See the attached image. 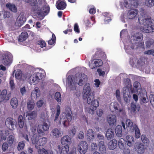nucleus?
I'll list each match as a JSON object with an SVG mask.
<instances>
[{
	"label": "nucleus",
	"mask_w": 154,
	"mask_h": 154,
	"mask_svg": "<svg viewBox=\"0 0 154 154\" xmlns=\"http://www.w3.org/2000/svg\"><path fill=\"white\" fill-rule=\"evenodd\" d=\"M144 90H142L141 88V85L139 82H135L133 84V89L132 91V93H136L138 94L143 93Z\"/></svg>",
	"instance_id": "nucleus-12"
},
{
	"label": "nucleus",
	"mask_w": 154,
	"mask_h": 154,
	"mask_svg": "<svg viewBox=\"0 0 154 154\" xmlns=\"http://www.w3.org/2000/svg\"><path fill=\"white\" fill-rule=\"evenodd\" d=\"M110 109L112 112L116 111L121 112V110L119 108V105L116 102L111 103L110 105Z\"/></svg>",
	"instance_id": "nucleus-28"
},
{
	"label": "nucleus",
	"mask_w": 154,
	"mask_h": 154,
	"mask_svg": "<svg viewBox=\"0 0 154 154\" xmlns=\"http://www.w3.org/2000/svg\"><path fill=\"white\" fill-rule=\"evenodd\" d=\"M126 126L128 131L129 132H133L135 131V137L138 139L140 137V132L139 129L137 125L135 124H133L132 122L130 119H127L126 121Z\"/></svg>",
	"instance_id": "nucleus-5"
},
{
	"label": "nucleus",
	"mask_w": 154,
	"mask_h": 154,
	"mask_svg": "<svg viewBox=\"0 0 154 154\" xmlns=\"http://www.w3.org/2000/svg\"><path fill=\"white\" fill-rule=\"evenodd\" d=\"M143 35L141 33H137L131 37V41L125 44V48L126 52L130 54L134 48L132 46L136 45L137 46H143V42H140L142 40Z\"/></svg>",
	"instance_id": "nucleus-3"
},
{
	"label": "nucleus",
	"mask_w": 154,
	"mask_h": 154,
	"mask_svg": "<svg viewBox=\"0 0 154 154\" xmlns=\"http://www.w3.org/2000/svg\"><path fill=\"white\" fill-rule=\"evenodd\" d=\"M139 106H137L134 103H131V112L136 113L139 112Z\"/></svg>",
	"instance_id": "nucleus-35"
},
{
	"label": "nucleus",
	"mask_w": 154,
	"mask_h": 154,
	"mask_svg": "<svg viewBox=\"0 0 154 154\" xmlns=\"http://www.w3.org/2000/svg\"><path fill=\"white\" fill-rule=\"evenodd\" d=\"M99 106L98 101H95L92 103H88L85 107V111L91 114H94Z\"/></svg>",
	"instance_id": "nucleus-7"
},
{
	"label": "nucleus",
	"mask_w": 154,
	"mask_h": 154,
	"mask_svg": "<svg viewBox=\"0 0 154 154\" xmlns=\"http://www.w3.org/2000/svg\"><path fill=\"white\" fill-rule=\"evenodd\" d=\"M49 125L47 123L44 122L43 125H39L37 127V132L39 136L41 137L43 136L44 132L43 131H47L48 130Z\"/></svg>",
	"instance_id": "nucleus-10"
},
{
	"label": "nucleus",
	"mask_w": 154,
	"mask_h": 154,
	"mask_svg": "<svg viewBox=\"0 0 154 154\" xmlns=\"http://www.w3.org/2000/svg\"><path fill=\"white\" fill-rule=\"evenodd\" d=\"M27 108L29 110H31L34 108V102L33 100H29L27 103Z\"/></svg>",
	"instance_id": "nucleus-44"
},
{
	"label": "nucleus",
	"mask_w": 154,
	"mask_h": 154,
	"mask_svg": "<svg viewBox=\"0 0 154 154\" xmlns=\"http://www.w3.org/2000/svg\"><path fill=\"white\" fill-rule=\"evenodd\" d=\"M17 99L15 97L11 99V105L13 108H16L18 106Z\"/></svg>",
	"instance_id": "nucleus-39"
},
{
	"label": "nucleus",
	"mask_w": 154,
	"mask_h": 154,
	"mask_svg": "<svg viewBox=\"0 0 154 154\" xmlns=\"http://www.w3.org/2000/svg\"><path fill=\"white\" fill-rule=\"evenodd\" d=\"M9 145V144H8V143L6 142L3 143L2 144V151L3 152H6L7 150Z\"/></svg>",
	"instance_id": "nucleus-55"
},
{
	"label": "nucleus",
	"mask_w": 154,
	"mask_h": 154,
	"mask_svg": "<svg viewBox=\"0 0 154 154\" xmlns=\"http://www.w3.org/2000/svg\"><path fill=\"white\" fill-rule=\"evenodd\" d=\"M122 127L120 125H118L115 128V133L116 136L119 137H121L122 136Z\"/></svg>",
	"instance_id": "nucleus-37"
},
{
	"label": "nucleus",
	"mask_w": 154,
	"mask_h": 154,
	"mask_svg": "<svg viewBox=\"0 0 154 154\" xmlns=\"http://www.w3.org/2000/svg\"><path fill=\"white\" fill-rule=\"evenodd\" d=\"M87 78L86 75L83 73L77 74L76 75L75 79L72 75H69L66 78V89L70 91H73L76 90L77 81H79L78 84L82 86L83 84V81Z\"/></svg>",
	"instance_id": "nucleus-2"
},
{
	"label": "nucleus",
	"mask_w": 154,
	"mask_h": 154,
	"mask_svg": "<svg viewBox=\"0 0 154 154\" xmlns=\"http://www.w3.org/2000/svg\"><path fill=\"white\" fill-rule=\"evenodd\" d=\"M95 133L91 129H89L86 132V136L89 140L93 141L94 140Z\"/></svg>",
	"instance_id": "nucleus-30"
},
{
	"label": "nucleus",
	"mask_w": 154,
	"mask_h": 154,
	"mask_svg": "<svg viewBox=\"0 0 154 154\" xmlns=\"http://www.w3.org/2000/svg\"><path fill=\"white\" fill-rule=\"evenodd\" d=\"M83 97L84 99H87V102L88 104H92V103L95 101H98L97 100L94 99V96L93 94H87L86 96L83 95Z\"/></svg>",
	"instance_id": "nucleus-27"
},
{
	"label": "nucleus",
	"mask_w": 154,
	"mask_h": 154,
	"mask_svg": "<svg viewBox=\"0 0 154 154\" xmlns=\"http://www.w3.org/2000/svg\"><path fill=\"white\" fill-rule=\"evenodd\" d=\"M139 23L143 28V32L146 33L153 32V28L152 26H154V20H153L154 25H153L151 19L146 15H142L139 18Z\"/></svg>",
	"instance_id": "nucleus-4"
},
{
	"label": "nucleus",
	"mask_w": 154,
	"mask_h": 154,
	"mask_svg": "<svg viewBox=\"0 0 154 154\" xmlns=\"http://www.w3.org/2000/svg\"><path fill=\"white\" fill-rule=\"evenodd\" d=\"M69 150V147L68 145L62 147L61 154H67Z\"/></svg>",
	"instance_id": "nucleus-45"
},
{
	"label": "nucleus",
	"mask_w": 154,
	"mask_h": 154,
	"mask_svg": "<svg viewBox=\"0 0 154 154\" xmlns=\"http://www.w3.org/2000/svg\"><path fill=\"white\" fill-rule=\"evenodd\" d=\"M54 98L57 102L58 103L61 102L62 98L60 93L59 92H56L55 94V96H54Z\"/></svg>",
	"instance_id": "nucleus-47"
},
{
	"label": "nucleus",
	"mask_w": 154,
	"mask_h": 154,
	"mask_svg": "<svg viewBox=\"0 0 154 154\" xmlns=\"http://www.w3.org/2000/svg\"><path fill=\"white\" fill-rule=\"evenodd\" d=\"M9 134L8 130H2L0 131V143L5 141L7 137V136Z\"/></svg>",
	"instance_id": "nucleus-24"
},
{
	"label": "nucleus",
	"mask_w": 154,
	"mask_h": 154,
	"mask_svg": "<svg viewBox=\"0 0 154 154\" xmlns=\"http://www.w3.org/2000/svg\"><path fill=\"white\" fill-rule=\"evenodd\" d=\"M145 5L149 7H151L154 5V0H146Z\"/></svg>",
	"instance_id": "nucleus-49"
},
{
	"label": "nucleus",
	"mask_w": 154,
	"mask_h": 154,
	"mask_svg": "<svg viewBox=\"0 0 154 154\" xmlns=\"http://www.w3.org/2000/svg\"><path fill=\"white\" fill-rule=\"evenodd\" d=\"M76 130L77 128H76L75 127H73L71 130L69 131V133H68L69 136L70 137H73L76 133Z\"/></svg>",
	"instance_id": "nucleus-51"
},
{
	"label": "nucleus",
	"mask_w": 154,
	"mask_h": 154,
	"mask_svg": "<svg viewBox=\"0 0 154 154\" xmlns=\"http://www.w3.org/2000/svg\"><path fill=\"white\" fill-rule=\"evenodd\" d=\"M102 65V62L100 60H97L92 61L90 64V67L92 69L97 67H99Z\"/></svg>",
	"instance_id": "nucleus-21"
},
{
	"label": "nucleus",
	"mask_w": 154,
	"mask_h": 154,
	"mask_svg": "<svg viewBox=\"0 0 154 154\" xmlns=\"http://www.w3.org/2000/svg\"><path fill=\"white\" fill-rule=\"evenodd\" d=\"M29 76V74L28 73L23 74L20 70H17L15 73V77L19 80L24 81L28 78Z\"/></svg>",
	"instance_id": "nucleus-11"
},
{
	"label": "nucleus",
	"mask_w": 154,
	"mask_h": 154,
	"mask_svg": "<svg viewBox=\"0 0 154 154\" xmlns=\"http://www.w3.org/2000/svg\"><path fill=\"white\" fill-rule=\"evenodd\" d=\"M149 97L151 104L154 107V93L151 92Z\"/></svg>",
	"instance_id": "nucleus-61"
},
{
	"label": "nucleus",
	"mask_w": 154,
	"mask_h": 154,
	"mask_svg": "<svg viewBox=\"0 0 154 154\" xmlns=\"http://www.w3.org/2000/svg\"><path fill=\"white\" fill-rule=\"evenodd\" d=\"M140 99L141 101L144 103H146L148 101L147 96L146 92V91H143V93H141Z\"/></svg>",
	"instance_id": "nucleus-34"
},
{
	"label": "nucleus",
	"mask_w": 154,
	"mask_h": 154,
	"mask_svg": "<svg viewBox=\"0 0 154 154\" xmlns=\"http://www.w3.org/2000/svg\"><path fill=\"white\" fill-rule=\"evenodd\" d=\"M2 13V15L4 18H8L10 17V13L8 12H7L5 11H3L2 12H0Z\"/></svg>",
	"instance_id": "nucleus-64"
},
{
	"label": "nucleus",
	"mask_w": 154,
	"mask_h": 154,
	"mask_svg": "<svg viewBox=\"0 0 154 154\" xmlns=\"http://www.w3.org/2000/svg\"><path fill=\"white\" fill-rule=\"evenodd\" d=\"M118 145L119 148L122 150H124L125 149V144L122 142V139H120L118 141Z\"/></svg>",
	"instance_id": "nucleus-57"
},
{
	"label": "nucleus",
	"mask_w": 154,
	"mask_h": 154,
	"mask_svg": "<svg viewBox=\"0 0 154 154\" xmlns=\"http://www.w3.org/2000/svg\"><path fill=\"white\" fill-rule=\"evenodd\" d=\"M6 6L12 12L14 13L17 12V8L14 4L9 3L6 4Z\"/></svg>",
	"instance_id": "nucleus-38"
},
{
	"label": "nucleus",
	"mask_w": 154,
	"mask_h": 154,
	"mask_svg": "<svg viewBox=\"0 0 154 154\" xmlns=\"http://www.w3.org/2000/svg\"><path fill=\"white\" fill-rule=\"evenodd\" d=\"M48 117V116L47 112L46 111L43 112L41 113V114H40V118L44 120L47 119Z\"/></svg>",
	"instance_id": "nucleus-60"
},
{
	"label": "nucleus",
	"mask_w": 154,
	"mask_h": 154,
	"mask_svg": "<svg viewBox=\"0 0 154 154\" xmlns=\"http://www.w3.org/2000/svg\"><path fill=\"white\" fill-rule=\"evenodd\" d=\"M141 139L142 142L144 143H149V140L145 135H142Z\"/></svg>",
	"instance_id": "nucleus-59"
},
{
	"label": "nucleus",
	"mask_w": 154,
	"mask_h": 154,
	"mask_svg": "<svg viewBox=\"0 0 154 154\" xmlns=\"http://www.w3.org/2000/svg\"><path fill=\"white\" fill-rule=\"evenodd\" d=\"M66 2L63 0H59L56 3V7L59 10H63L66 7Z\"/></svg>",
	"instance_id": "nucleus-26"
},
{
	"label": "nucleus",
	"mask_w": 154,
	"mask_h": 154,
	"mask_svg": "<svg viewBox=\"0 0 154 154\" xmlns=\"http://www.w3.org/2000/svg\"><path fill=\"white\" fill-rule=\"evenodd\" d=\"M77 150L80 154H85L88 150V144L86 142L82 141L79 143L77 147Z\"/></svg>",
	"instance_id": "nucleus-9"
},
{
	"label": "nucleus",
	"mask_w": 154,
	"mask_h": 154,
	"mask_svg": "<svg viewBox=\"0 0 154 154\" xmlns=\"http://www.w3.org/2000/svg\"><path fill=\"white\" fill-rule=\"evenodd\" d=\"M47 139L45 137H42L40 138V140L35 143L32 144L35 145V147L37 149L39 148L40 146H44L47 142Z\"/></svg>",
	"instance_id": "nucleus-22"
},
{
	"label": "nucleus",
	"mask_w": 154,
	"mask_h": 154,
	"mask_svg": "<svg viewBox=\"0 0 154 154\" xmlns=\"http://www.w3.org/2000/svg\"><path fill=\"white\" fill-rule=\"evenodd\" d=\"M55 42V35L53 34L52 35V38L51 40H49L48 42V43L49 45H52L54 44Z\"/></svg>",
	"instance_id": "nucleus-63"
},
{
	"label": "nucleus",
	"mask_w": 154,
	"mask_h": 154,
	"mask_svg": "<svg viewBox=\"0 0 154 154\" xmlns=\"http://www.w3.org/2000/svg\"><path fill=\"white\" fill-rule=\"evenodd\" d=\"M18 124L20 128H22L23 126V119L22 116H19L18 119Z\"/></svg>",
	"instance_id": "nucleus-48"
},
{
	"label": "nucleus",
	"mask_w": 154,
	"mask_h": 154,
	"mask_svg": "<svg viewBox=\"0 0 154 154\" xmlns=\"http://www.w3.org/2000/svg\"><path fill=\"white\" fill-rule=\"evenodd\" d=\"M36 116V113L35 111L31 112L28 115V118L29 120H31L35 118Z\"/></svg>",
	"instance_id": "nucleus-50"
},
{
	"label": "nucleus",
	"mask_w": 154,
	"mask_h": 154,
	"mask_svg": "<svg viewBox=\"0 0 154 154\" xmlns=\"http://www.w3.org/2000/svg\"><path fill=\"white\" fill-rule=\"evenodd\" d=\"M107 121L110 126L113 127L116 125V119L115 115L109 114L107 118Z\"/></svg>",
	"instance_id": "nucleus-13"
},
{
	"label": "nucleus",
	"mask_w": 154,
	"mask_h": 154,
	"mask_svg": "<svg viewBox=\"0 0 154 154\" xmlns=\"http://www.w3.org/2000/svg\"><path fill=\"white\" fill-rule=\"evenodd\" d=\"M121 5L122 6V7H125L126 8H132L133 7H131L130 4L127 1H125L124 2L122 3L121 4Z\"/></svg>",
	"instance_id": "nucleus-52"
},
{
	"label": "nucleus",
	"mask_w": 154,
	"mask_h": 154,
	"mask_svg": "<svg viewBox=\"0 0 154 154\" xmlns=\"http://www.w3.org/2000/svg\"><path fill=\"white\" fill-rule=\"evenodd\" d=\"M91 88L90 84L88 83H86L83 86V91H82V94L85 96L88 94H93L91 93Z\"/></svg>",
	"instance_id": "nucleus-19"
},
{
	"label": "nucleus",
	"mask_w": 154,
	"mask_h": 154,
	"mask_svg": "<svg viewBox=\"0 0 154 154\" xmlns=\"http://www.w3.org/2000/svg\"><path fill=\"white\" fill-rule=\"evenodd\" d=\"M60 113V106L59 105H57L56 107V112L55 113V116L54 121H56L57 120L58 117Z\"/></svg>",
	"instance_id": "nucleus-53"
},
{
	"label": "nucleus",
	"mask_w": 154,
	"mask_h": 154,
	"mask_svg": "<svg viewBox=\"0 0 154 154\" xmlns=\"http://www.w3.org/2000/svg\"><path fill=\"white\" fill-rule=\"evenodd\" d=\"M72 120L71 112V111L65 113L63 112L60 117V123L63 125L65 127L66 126L68 122Z\"/></svg>",
	"instance_id": "nucleus-6"
},
{
	"label": "nucleus",
	"mask_w": 154,
	"mask_h": 154,
	"mask_svg": "<svg viewBox=\"0 0 154 154\" xmlns=\"http://www.w3.org/2000/svg\"><path fill=\"white\" fill-rule=\"evenodd\" d=\"M40 139L38 137L37 134H34L31 137V141L32 143H35L39 140Z\"/></svg>",
	"instance_id": "nucleus-46"
},
{
	"label": "nucleus",
	"mask_w": 154,
	"mask_h": 154,
	"mask_svg": "<svg viewBox=\"0 0 154 154\" xmlns=\"http://www.w3.org/2000/svg\"><path fill=\"white\" fill-rule=\"evenodd\" d=\"M98 146H99V151L101 152H105L106 150V148L103 141H101L99 142Z\"/></svg>",
	"instance_id": "nucleus-40"
},
{
	"label": "nucleus",
	"mask_w": 154,
	"mask_h": 154,
	"mask_svg": "<svg viewBox=\"0 0 154 154\" xmlns=\"http://www.w3.org/2000/svg\"><path fill=\"white\" fill-rule=\"evenodd\" d=\"M43 76L42 73L40 72L33 73L29 77L30 83L34 85L37 84L42 79Z\"/></svg>",
	"instance_id": "nucleus-8"
},
{
	"label": "nucleus",
	"mask_w": 154,
	"mask_h": 154,
	"mask_svg": "<svg viewBox=\"0 0 154 154\" xmlns=\"http://www.w3.org/2000/svg\"><path fill=\"white\" fill-rule=\"evenodd\" d=\"M117 142L115 139H113L108 143V148L110 150H113L116 147Z\"/></svg>",
	"instance_id": "nucleus-33"
},
{
	"label": "nucleus",
	"mask_w": 154,
	"mask_h": 154,
	"mask_svg": "<svg viewBox=\"0 0 154 154\" xmlns=\"http://www.w3.org/2000/svg\"><path fill=\"white\" fill-rule=\"evenodd\" d=\"M114 133L112 129H109L107 130L106 132V137L108 139H111L113 137Z\"/></svg>",
	"instance_id": "nucleus-36"
},
{
	"label": "nucleus",
	"mask_w": 154,
	"mask_h": 154,
	"mask_svg": "<svg viewBox=\"0 0 154 154\" xmlns=\"http://www.w3.org/2000/svg\"><path fill=\"white\" fill-rule=\"evenodd\" d=\"M26 19L25 14L23 13L20 14L16 22V25L17 26H21L26 21Z\"/></svg>",
	"instance_id": "nucleus-14"
},
{
	"label": "nucleus",
	"mask_w": 154,
	"mask_h": 154,
	"mask_svg": "<svg viewBox=\"0 0 154 154\" xmlns=\"http://www.w3.org/2000/svg\"><path fill=\"white\" fill-rule=\"evenodd\" d=\"M40 95V92L39 89L38 87H36L32 91L31 94V98L32 100H36L39 97Z\"/></svg>",
	"instance_id": "nucleus-16"
},
{
	"label": "nucleus",
	"mask_w": 154,
	"mask_h": 154,
	"mask_svg": "<svg viewBox=\"0 0 154 154\" xmlns=\"http://www.w3.org/2000/svg\"><path fill=\"white\" fill-rule=\"evenodd\" d=\"M144 59L141 58L137 60L136 58H134L132 60H131L130 63L131 65L137 64L138 66H141L144 64Z\"/></svg>",
	"instance_id": "nucleus-25"
},
{
	"label": "nucleus",
	"mask_w": 154,
	"mask_h": 154,
	"mask_svg": "<svg viewBox=\"0 0 154 154\" xmlns=\"http://www.w3.org/2000/svg\"><path fill=\"white\" fill-rule=\"evenodd\" d=\"M12 55L11 54H8L4 57L3 63L5 65H9L12 63Z\"/></svg>",
	"instance_id": "nucleus-20"
},
{
	"label": "nucleus",
	"mask_w": 154,
	"mask_h": 154,
	"mask_svg": "<svg viewBox=\"0 0 154 154\" xmlns=\"http://www.w3.org/2000/svg\"><path fill=\"white\" fill-rule=\"evenodd\" d=\"M84 137V134L83 132L82 131L79 132L78 134H77V138L79 140H82Z\"/></svg>",
	"instance_id": "nucleus-62"
},
{
	"label": "nucleus",
	"mask_w": 154,
	"mask_h": 154,
	"mask_svg": "<svg viewBox=\"0 0 154 154\" xmlns=\"http://www.w3.org/2000/svg\"><path fill=\"white\" fill-rule=\"evenodd\" d=\"M122 93H123L124 100L126 102H128L131 97L128 88L127 87L123 88Z\"/></svg>",
	"instance_id": "nucleus-15"
},
{
	"label": "nucleus",
	"mask_w": 154,
	"mask_h": 154,
	"mask_svg": "<svg viewBox=\"0 0 154 154\" xmlns=\"http://www.w3.org/2000/svg\"><path fill=\"white\" fill-rule=\"evenodd\" d=\"M137 14V11L136 10H131L128 11L127 17L129 19H132L136 17Z\"/></svg>",
	"instance_id": "nucleus-29"
},
{
	"label": "nucleus",
	"mask_w": 154,
	"mask_h": 154,
	"mask_svg": "<svg viewBox=\"0 0 154 154\" xmlns=\"http://www.w3.org/2000/svg\"><path fill=\"white\" fill-rule=\"evenodd\" d=\"M63 134V132L60 130L54 128L51 131L50 135L54 138H57L61 136Z\"/></svg>",
	"instance_id": "nucleus-17"
},
{
	"label": "nucleus",
	"mask_w": 154,
	"mask_h": 154,
	"mask_svg": "<svg viewBox=\"0 0 154 154\" xmlns=\"http://www.w3.org/2000/svg\"><path fill=\"white\" fill-rule=\"evenodd\" d=\"M52 151L51 150L46 149L44 148L39 149L38 150V154H50V152Z\"/></svg>",
	"instance_id": "nucleus-42"
},
{
	"label": "nucleus",
	"mask_w": 154,
	"mask_h": 154,
	"mask_svg": "<svg viewBox=\"0 0 154 154\" xmlns=\"http://www.w3.org/2000/svg\"><path fill=\"white\" fill-rule=\"evenodd\" d=\"M25 145V144L24 142L23 141L19 143L18 146H17V149L19 151L22 150L24 148Z\"/></svg>",
	"instance_id": "nucleus-58"
},
{
	"label": "nucleus",
	"mask_w": 154,
	"mask_h": 154,
	"mask_svg": "<svg viewBox=\"0 0 154 154\" xmlns=\"http://www.w3.org/2000/svg\"><path fill=\"white\" fill-rule=\"evenodd\" d=\"M126 142L128 146L131 147L133 145L134 143L133 137L131 135H127L126 137Z\"/></svg>",
	"instance_id": "nucleus-32"
},
{
	"label": "nucleus",
	"mask_w": 154,
	"mask_h": 154,
	"mask_svg": "<svg viewBox=\"0 0 154 154\" xmlns=\"http://www.w3.org/2000/svg\"><path fill=\"white\" fill-rule=\"evenodd\" d=\"M0 96L9 98L10 97V94H7V90H3L2 91L1 93Z\"/></svg>",
	"instance_id": "nucleus-54"
},
{
	"label": "nucleus",
	"mask_w": 154,
	"mask_h": 154,
	"mask_svg": "<svg viewBox=\"0 0 154 154\" xmlns=\"http://www.w3.org/2000/svg\"><path fill=\"white\" fill-rule=\"evenodd\" d=\"M5 125L11 130H13L15 129V125L14 124V121L13 119L11 118H9L6 119L5 121Z\"/></svg>",
	"instance_id": "nucleus-18"
},
{
	"label": "nucleus",
	"mask_w": 154,
	"mask_h": 154,
	"mask_svg": "<svg viewBox=\"0 0 154 154\" xmlns=\"http://www.w3.org/2000/svg\"><path fill=\"white\" fill-rule=\"evenodd\" d=\"M7 143L9 144V145L11 146L13 143L14 141V136L12 135H10L7 137Z\"/></svg>",
	"instance_id": "nucleus-43"
},
{
	"label": "nucleus",
	"mask_w": 154,
	"mask_h": 154,
	"mask_svg": "<svg viewBox=\"0 0 154 154\" xmlns=\"http://www.w3.org/2000/svg\"><path fill=\"white\" fill-rule=\"evenodd\" d=\"M32 11L37 14L38 18L42 20L50 11L48 6L46 5L45 0H35L32 4Z\"/></svg>",
	"instance_id": "nucleus-1"
},
{
	"label": "nucleus",
	"mask_w": 154,
	"mask_h": 154,
	"mask_svg": "<svg viewBox=\"0 0 154 154\" xmlns=\"http://www.w3.org/2000/svg\"><path fill=\"white\" fill-rule=\"evenodd\" d=\"M61 143L62 145H69L71 143V139L69 136L65 135L61 139Z\"/></svg>",
	"instance_id": "nucleus-23"
},
{
	"label": "nucleus",
	"mask_w": 154,
	"mask_h": 154,
	"mask_svg": "<svg viewBox=\"0 0 154 154\" xmlns=\"http://www.w3.org/2000/svg\"><path fill=\"white\" fill-rule=\"evenodd\" d=\"M128 2L130 4L131 7L134 6L136 7L138 5V3L136 0H128Z\"/></svg>",
	"instance_id": "nucleus-56"
},
{
	"label": "nucleus",
	"mask_w": 154,
	"mask_h": 154,
	"mask_svg": "<svg viewBox=\"0 0 154 154\" xmlns=\"http://www.w3.org/2000/svg\"><path fill=\"white\" fill-rule=\"evenodd\" d=\"M27 33L26 32H23L21 33L19 36V40L20 42L23 41L27 38Z\"/></svg>",
	"instance_id": "nucleus-41"
},
{
	"label": "nucleus",
	"mask_w": 154,
	"mask_h": 154,
	"mask_svg": "<svg viewBox=\"0 0 154 154\" xmlns=\"http://www.w3.org/2000/svg\"><path fill=\"white\" fill-rule=\"evenodd\" d=\"M136 151L139 154H143L145 150L143 145L142 143H136Z\"/></svg>",
	"instance_id": "nucleus-31"
}]
</instances>
